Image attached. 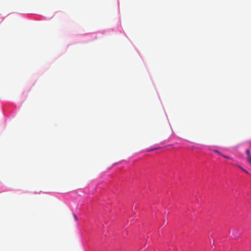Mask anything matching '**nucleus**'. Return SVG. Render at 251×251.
<instances>
[{
    "label": "nucleus",
    "instance_id": "nucleus-1",
    "mask_svg": "<svg viewBox=\"0 0 251 251\" xmlns=\"http://www.w3.org/2000/svg\"><path fill=\"white\" fill-rule=\"evenodd\" d=\"M247 160L248 162L251 164V155L247 156Z\"/></svg>",
    "mask_w": 251,
    "mask_h": 251
},
{
    "label": "nucleus",
    "instance_id": "nucleus-2",
    "mask_svg": "<svg viewBox=\"0 0 251 251\" xmlns=\"http://www.w3.org/2000/svg\"><path fill=\"white\" fill-rule=\"evenodd\" d=\"M246 153L248 156L251 155L250 154V151L249 149L246 150Z\"/></svg>",
    "mask_w": 251,
    "mask_h": 251
},
{
    "label": "nucleus",
    "instance_id": "nucleus-3",
    "mask_svg": "<svg viewBox=\"0 0 251 251\" xmlns=\"http://www.w3.org/2000/svg\"><path fill=\"white\" fill-rule=\"evenodd\" d=\"M214 151L216 153H217L220 154V155H222L221 153L218 150H214Z\"/></svg>",
    "mask_w": 251,
    "mask_h": 251
},
{
    "label": "nucleus",
    "instance_id": "nucleus-4",
    "mask_svg": "<svg viewBox=\"0 0 251 251\" xmlns=\"http://www.w3.org/2000/svg\"><path fill=\"white\" fill-rule=\"evenodd\" d=\"M240 168L243 171H244L245 172H246V173H248V171L247 170H246L245 169L242 168V167H240Z\"/></svg>",
    "mask_w": 251,
    "mask_h": 251
},
{
    "label": "nucleus",
    "instance_id": "nucleus-5",
    "mask_svg": "<svg viewBox=\"0 0 251 251\" xmlns=\"http://www.w3.org/2000/svg\"><path fill=\"white\" fill-rule=\"evenodd\" d=\"M222 155L224 157H225V158H227V159H229V157L228 156H226V155H222Z\"/></svg>",
    "mask_w": 251,
    "mask_h": 251
},
{
    "label": "nucleus",
    "instance_id": "nucleus-6",
    "mask_svg": "<svg viewBox=\"0 0 251 251\" xmlns=\"http://www.w3.org/2000/svg\"><path fill=\"white\" fill-rule=\"evenodd\" d=\"M74 217H75V219L77 220V217L76 216V215H74Z\"/></svg>",
    "mask_w": 251,
    "mask_h": 251
},
{
    "label": "nucleus",
    "instance_id": "nucleus-7",
    "mask_svg": "<svg viewBox=\"0 0 251 251\" xmlns=\"http://www.w3.org/2000/svg\"><path fill=\"white\" fill-rule=\"evenodd\" d=\"M154 149H151V150H148V151H153Z\"/></svg>",
    "mask_w": 251,
    "mask_h": 251
}]
</instances>
